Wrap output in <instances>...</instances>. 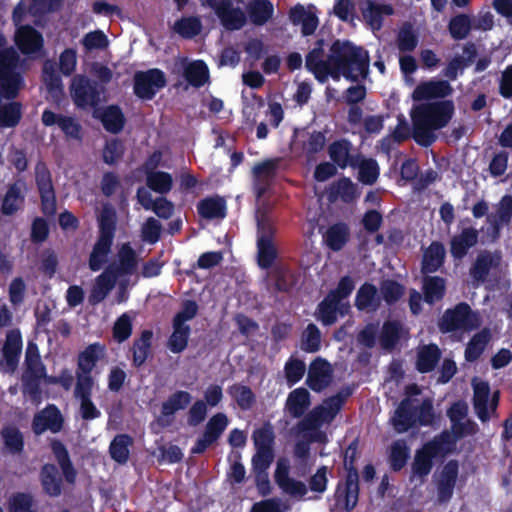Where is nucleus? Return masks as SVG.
Instances as JSON below:
<instances>
[{
	"label": "nucleus",
	"instance_id": "41",
	"mask_svg": "<svg viewBox=\"0 0 512 512\" xmlns=\"http://www.w3.org/2000/svg\"><path fill=\"white\" fill-rule=\"evenodd\" d=\"M105 347L100 343H93L88 345L78 355L76 371H81L87 374H92L97 362L103 357Z\"/></svg>",
	"mask_w": 512,
	"mask_h": 512
},
{
	"label": "nucleus",
	"instance_id": "55",
	"mask_svg": "<svg viewBox=\"0 0 512 512\" xmlns=\"http://www.w3.org/2000/svg\"><path fill=\"white\" fill-rule=\"evenodd\" d=\"M172 329L173 331L167 341V348L174 354H180L188 346L191 328L172 322Z\"/></svg>",
	"mask_w": 512,
	"mask_h": 512
},
{
	"label": "nucleus",
	"instance_id": "45",
	"mask_svg": "<svg viewBox=\"0 0 512 512\" xmlns=\"http://www.w3.org/2000/svg\"><path fill=\"white\" fill-rule=\"evenodd\" d=\"M278 168L277 159H267L253 167V177L262 183L257 187V196L261 197L266 192V185L275 177Z\"/></svg>",
	"mask_w": 512,
	"mask_h": 512
},
{
	"label": "nucleus",
	"instance_id": "25",
	"mask_svg": "<svg viewBox=\"0 0 512 512\" xmlns=\"http://www.w3.org/2000/svg\"><path fill=\"white\" fill-rule=\"evenodd\" d=\"M361 13L363 19L373 30H380L383 26L384 16L394 14V9L390 4H379L372 0H366L361 3Z\"/></svg>",
	"mask_w": 512,
	"mask_h": 512
},
{
	"label": "nucleus",
	"instance_id": "61",
	"mask_svg": "<svg viewBox=\"0 0 512 512\" xmlns=\"http://www.w3.org/2000/svg\"><path fill=\"white\" fill-rule=\"evenodd\" d=\"M419 42L418 35L415 33L411 23L406 22L400 28L396 45L400 52H412L415 50Z\"/></svg>",
	"mask_w": 512,
	"mask_h": 512
},
{
	"label": "nucleus",
	"instance_id": "49",
	"mask_svg": "<svg viewBox=\"0 0 512 512\" xmlns=\"http://www.w3.org/2000/svg\"><path fill=\"white\" fill-rule=\"evenodd\" d=\"M491 340V332L489 328H483L474 334L465 348V359L468 362H475L483 354L485 348Z\"/></svg>",
	"mask_w": 512,
	"mask_h": 512
},
{
	"label": "nucleus",
	"instance_id": "53",
	"mask_svg": "<svg viewBox=\"0 0 512 512\" xmlns=\"http://www.w3.org/2000/svg\"><path fill=\"white\" fill-rule=\"evenodd\" d=\"M227 393L241 410H250L256 402L252 389L241 383H234L227 388Z\"/></svg>",
	"mask_w": 512,
	"mask_h": 512
},
{
	"label": "nucleus",
	"instance_id": "26",
	"mask_svg": "<svg viewBox=\"0 0 512 512\" xmlns=\"http://www.w3.org/2000/svg\"><path fill=\"white\" fill-rule=\"evenodd\" d=\"M39 480L46 495L55 498L62 494L63 481L55 464H43L40 469Z\"/></svg>",
	"mask_w": 512,
	"mask_h": 512
},
{
	"label": "nucleus",
	"instance_id": "59",
	"mask_svg": "<svg viewBox=\"0 0 512 512\" xmlns=\"http://www.w3.org/2000/svg\"><path fill=\"white\" fill-rule=\"evenodd\" d=\"M45 377V374L28 373L24 372L22 375V392L24 395L29 396L33 402H40L42 391H41V380Z\"/></svg>",
	"mask_w": 512,
	"mask_h": 512
},
{
	"label": "nucleus",
	"instance_id": "12",
	"mask_svg": "<svg viewBox=\"0 0 512 512\" xmlns=\"http://www.w3.org/2000/svg\"><path fill=\"white\" fill-rule=\"evenodd\" d=\"M14 41L25 56L37 58L44 53L43 35L31 25H20L15 32Z\"/></svg>",
	"mask_w": 512,
	"mask_h": 512
},
{
	"label": "nucleus",
	"instance_id": "21",
	"mask_svg": "<svg viewBox=\"0 0 512 512\" xmlns=\"http://www.w3.org/2000/svg\"><path fill=\"white\" fill-rule=\"evenodd\" d=\"M192 401V395L188 391L177 390L172 393L161 405L158 423L162 427H168L173 421L175 413L187 408Z\"/></svg>",
	"mask_w": 512,
	"mask_h": 512
},
{
	"label": "nucleus",
	"instance_id": "6",
	"mask_svg": "<svg viewBox=\"0 0 512 512\" xmlns=\"http://www.w3.org/2000/svg\"><path fill=\"white\" fill-rule=\"evenodd\" d=\"M479 326V317L466 302H459L448 308L439 319L438 327L442 333L471 331Z\"/></svg>",
	"mask_w": 512,
	"mask_h": 512
},
{
	"label": "nucleus",
	"instance_id": "3",
	"mask_svg": "<svg viewBox=\"0 0 512 512\" xmlns=\"http://www.w3.org/2000/svg\"><path fill=\"white\" fill-rule=\"evenodd\" d=\"M4 39L0 37V47ZM20 57L13 48H0V90L3 98L15 99L24 86V78L18 71Z\"/></svg>",
	"mask_w": 512,
	"mask_h": 512
},
{
	"label": "nucleus",
	"instance_id": "32",
	"mask_svg": "<svg viewBox=\"0 0 512 512\" xmlns=\"http://www.w3.org/2000/svg\"><path fill=\"white\" fill-rule=\"evenodd\" d=\"M354 305L358 311H376L381 305L377 287L370 282L363 283L357 290Z\"/></svg>",
	"mask_w": 512,
	"mask_h": 512
},
{
	"label": "nucleus",
	"instance_id": "8",
	"mask_svg": "<svg viewBox=\"0 0 512 512\" xmlns=\"http://www.w3.org/2000/svg\"><path fill=\"white\" fill-rule=\"evenodd\" d=\"M133 82L134 94L142 100H152L167 84L165 73L158 68L136 72Z\"/></svg>",
	"mask_w": 512,
	"mask_h": 512
},
{
	"label": "nucleus",
	"instance_id": "48",
	"mask_svg": "<svg viewBox=\"0 0 512 512\" xmlns=\"http://www.w3.org/2000/svg\"><path fill=\"white\" fill-rule=\"evenodd\" d=\"M132 445L133 438L129 434H117L109 445L111 459L120 465L126 464L129 460Z\"/></svg>",
	"mask_w": 512,
	"mask_h": 512
},
{
	"label": "nucleus",
	"instance_id": "34",
	"mask_svg": "<svg viewBox=\"0 0 512 512\" xmlns=\"http://www.w3.org/2000/svg\"><path fill=\"white\" fill-rule=\"evenodd\" d=\"M434 466V459L422 447L417 449L411 463L409 481L412 483L418 480L423 483L431 473Z\"/></svg>",
	"mask_w": 512,
	"mask_h": 512
},
{
	"label": "nucleus",
	"instance_id": "38",
	"mask_svg": "<svg viewBox=\"0 0 512 512\" xmlns=\"http://www.w3.org/2000/svg\"><path fill=\"white\" fill-rule=\"evenodd\" d=\"M445 248L439 241L432 242L423 254L421 271L423 274L434 273L444 264Z\"/></svg>",
	"mask_w": 512,
	"mask_h": 512
},
{
	"label": "nucleus",
	"instance_id": "54",
	"mask_svg": "<svg viewBox=\"0 0 512 512\" xmlns=\"http://www.w3.org/2000/svg\"><path fill=\"white\" fill-rule=\"evenodd\" d=\"M115 285V277H111L106 273L100 274L93 285L90 294L88 296V302L90 305H97L101 303L113 289Z\"/></svg>",
	"mask_w": 512,
	"mask_h": 512
},
{
	"label": "nucleus",
	"instance_id": "46",
	"mask_svg": "<svg viewBox=\"0 0 512 512\" xmlns=\"http://www.w3.org/2000/svg\"><path fill=\"white\" fill-rule=\"evenodd\" d=\"M138 260L135 250L129 243L123 244L118 251V265L113 277L132 275L137 268Z\"/></svg>",
	"mask_w": 512,
	"mask_h": 512
},
{
	"label": "nucleus",
	"instance_id": "20",
	"mask_svg": "<svg viewBox=\"0 0 512 512\" xmlns=\"http://www.w3.org/2000/svg\"><path fill=\"white\" fill-rule=\"evenodd\" d=\"M348 302H339L330 295H326L317 305L314 316L323 326H331L338 320V316H345L349 311Z\"/></svg>",
	"mask_w": 512,
	"mask_h": 512
},
{
	"label": "nucleus",
	"instance_id": "63",
	"mask_svg": "<svg viewBox=\"0 0 512 512\" xmlns=\"http://www.w3.org/2000/svg\"><path fill=\"white\" fill-rule=\"evenodd\" d=\"M301 349L307 353H316L321 349V332L316 324L309 323L301 336Z\"/></svg>",
	"mask_w": 512,
	"mask_h": 512
},
{
	"label": "nucleus",
	"instance_id": "47",
	"mask_svg": "<svg viewBox=\"0 0 512 512\" xmlns=\"http://www.w3.org/2000/svg\"><path fill=\"white\" fill-rule=\"evenodd\" d=\"M183 77L194 88L204 86L209 80V69L203 60H195L185 65Z\"/></svg>",
	"mask_w": 512,
	"mask_h": 512
},
{
	"label": "nucleus",
	"instance_id": "42",
	"mask_svg": "<svg viewBox=\"0 0 512 512\" xmlns=\"http://www.w3.org/2000/svg\"><path fill=\"white\" fill-rule=\"evenodd\" d=\"M350 230L346 223L338 222L331 225L325 232L323 238L329 249L340 251L349 241Z\"/></svg>",
	"mask_w": 512,
	"mask_h": 512
},
{
	"label": "nucleus",
	"instance_id": "58",
	"mask_svg": "<svg viewBox=\"0 0 512 512\" xmlns=\"http://www.w3.org/2000/svg\"><path fill=\"white\" fill-rule=\"evenodd\" d=\"M1 437L4 442L5 448L10 454H20L24 450V437L17 427H4L1 432Z\"/></svg>",
	"mask_w": 512,
	"mask_h": 512
},
{
	"label": "nucleus",
	"instance_id": "23",
	"mask_svg": "<svg viewBox=\"0 0 512 512\" xmlns=\"http://www.w3.org/2000/svg\"><path fill=\"white\" fill-rule=\"evenodd\" d=\"M351 148V142L344 138L332 142L328 147V154L332 163L341 169H345L348 166L356 168L360 155L351 154Z\"/></svg>",
	"mask_w": 512,
	"mask_h": 512
},
{
	"label": "nucleus",
	"instance_id": "56",
	"mask_svg": "<svg viewBox=\"0 0 512 512\" xmlns=\"http://www.w3.org/2000/svg\"><path fill=\"white\" fill-rule=\"evenodd\" d=\"M146 184L152 191L165 195L173 187V178L165 171H147Z\"/></svg>",
	"mask_w": 512,
	"mask_h": 512
},
{
	"label": "nucleus",
	"instance_id": "19",
	"mask_svg": "<svg viewBox=\"0 0 512 512\" xmlns=\"http://www.w3.org/2000/svg\"><path fill=\"white\" fill-rule=\"evenodd\" d=\"M288 17L294 26L301 25L303 36L313 35L319 26L317 8L313 4H309L307 9L300 3L294 5L290 8Z\"/></svg>",
	"mask_w": 512,
	"mask_h": 512
},
{
	"label": "nucleus",
	"instance_id": "51",
	"mask_svg": "<svg viewBox=\"0 0 512 512\" xmlns=\"http://www.w3.org/2000/svg\"><path fill=\"white\" fill-rule=\"evenodd\" d=\"M441 358V351L435 344L424 346L419 350L416 360V369L420 373L433 371Z\"/></svg>",
	"mask_w": 512,
	"mask_h": 512
},
{
	"label": "nucleus",
	"instance_id": "44",
	"mask_svg": "<svg viewBox=\"0 0 512 512\" xmlns=\"http://www.w3.org/2000/svg\"><path fill=\"white\" fill-rule=\"evenodd\" d=\"M473 407L477 417L486 422L489 420L490 415L488 411V402L490 397V386L486 381H480L473 386Z\"/></svg>",
	"mask_w": 512,
	"mask_h": 512
},
{
	"label": "nucleus",
	"instance_id": "60",
	"mask_svg": "<svg viewBox=\"0 0 512 512\" xmlns=\"http://www.w3.org/2000/svg\"><path fill=\"white\" fill-rule=\"evenodd\" d=\"M113 242L97 239L89 257V268L92 271H99L107 262L108 254L111 251Z\"/></svg>",
	"mask_w": 512,
	"mask_h": 512
},
{
	"label": "nucleus",
	"instance_id": "35",
	"mask_svg": "<svg viewBox=\"0 0 512 512\" xmlns=\"http://www.w3.org/2000/svg\"><path fill=\"white\" fill-rule=\"evenodd\" d=\"M423 301L434 305L441 301L446 294V281L440 276L426 275L422 280Z\"/></svg>",
	"mask_w": 512,
	"mask_h": 512
},
{
	"label": "nucleus",
	"instance_id": "13",
	"mask_svg": "<svg viewBox=\"0 0 512 512\" xmlns=\"http://www.w3.org/2000/svg\"><path fill=\"white\" fill-rule=\"evenodd\" d=\"M228 417L224 413H216L207 422L204 432L191 448V454H203L212 444L218 441L228 426Z\"/></svg>",
	"mask_w": 512,
	"mask_h": 512
},
{
	"label": "nucleus",
	"instance_id": "2",
	"mask_svg": "<svg viewBox=\"0 0 512 512\" xmlns=\"http://www.w3.org/2000/svg\"><path fill=\"white\" fill-rule=\"evenodd\" d=\"M331 65L330 77L339 81L341 76L351 82L365 78L369 70V54L361 46H356L349 40L336 39L329 49Z\"/></svg>",
	"mask_w": 512,
	"mask_h": 512
},
{
	"label": "nucleus",
	"instance_id": "31",
	"mask_svg": "<svg viewBox=\"0 0 512 512\" xmlns=\"http://www.w3.org/2000/svg\"><path fill=\"white\" fill-rule=\"evenodd\" d=\"M402 334L403 326L400 321H384L379 333V343L382 350L388 353L393 352L400 343Z\"/></svg>",
	"mask_w": 512,
	"mask_h": 512
},
{
	"label": "nucleus",
	"instance_id": "40",
	"mask_svg": "<svg viewBox=\"0 0 512 512\" xmlns=\"http://www.w3.org/2000/svg\"><path fill=\"white\" fill-rule=\"evenodd\" d=\"M246 9L251 23L255 26L265 25L274 14V5L270 0H251Z\"/></svg>",
	"mask_w": 512,
	"mask_h": 512
},
{
	"label": "nucleus",
	"instance_id": "62",
	"mask_svg": "<svg viewBox=\"0 0 512 512\" xmlns=\"http://www.w3.org/2000/svg\"><path fill=\"white\" fill-rule=\"evenodd\" d=\"M173 29L182 38L192 39L201 32L202 24L198 17H182L174 23Z\"/></svg>",
	"mask_w": 512,
	"mask_h": 512
},
{
	"label": "nucleus",
	"instance_id": "16",
	"mask_svg": "<svg viewBox=\"0 0 512 512\" xmlns=\"http://www.w3.org/2000/svg\"><path fill=\"white\" fill-rule=\"evenodd\" d=\"M23 341L19 329H12L6 333L2 347L1 365L5 372L13 373L19 365Z\"/></svg>",
	"mask_w": 512,
	"mask_h": 512
},
{
	"label": "nucleus",
	"instance_id": "18",
	"mask_svg": "<svg viewBox=\"0 0 512 512\" xmlns=\"http://www.w3.org/2000/svg\"><path fill=\"white\" fill-rule=\"evenodd\" d=\"M331 364L324 358L317 357L309 365L306 385L314 392L326 389L332 381Z\"/></svg>",
	"mask_w": 512,
	"mask_h": 512
},
{
	"label": "nucleus",
	"instance_id": "14",
	"mask_svg": "<svg viewBox=\"0 0 512 512\" xmlns=\"http://www.w3.org/2000/svg\"><path fill=\"white\" fill-rule=\"evenodd\" d=\"M27 186L23 178H18L6 185V190L0 196V213L4 216H13L20 211L26 200Z\"/></svg>",
	"mask_w": 512,
	"mask_h": 512
},
{
	"label": "nucleus",
	"instance_id": "39",
	"mask_svg": "<svg viewBox=\"0 0 512 512\" xmlns=\"http://www.w3.org/2000/svg\"><path fill=\"white\" fill-rule=\"evenodd\" d=\"M197 211L204 219H223L227 214L226 201L219 196L206 197L198 202Z\"/></svg>",
	"mask_w": 512,
	"mask_h": 512
},
{
	"label": "nucleus",
	"instance_id": "57",
	"mask_svg": "<svg viewBox=\"0 0 512 512\" xmlns=\"http://www.w3.org/2000/svg\"><path fill=\"white\" fill-rule=\"evenodd\" d=\"M43 81L48 93L58 96L63 93L62 78L55 66V63L46 61L43 65Z\"/></svg>",
	"mask_w": 512,
	"mask_h": 512
},
{
	"label": "nucleus",
	"instance_id": "17",
	"mask_svg": "<svg viewBox=\"0 0 512 512\" xmlns=\"http://www.w3.org/2000/svg\"><path fill=\"white\" fill-rule=\"evenodd\" d=\"M459 474V463L455 459L449 460L442 468L436 483L437 501L440 504L448 503L454 493Z\"/></svg>",
	"mask_w": 512,
	"mask_h": 512
},
{
	"label": "nucleus",
	"instance_id": "29",
	"mask_svg": "<svg viewBox=\"0 0 512 512\" xmlns=\"http://www.w3.org/2000/svg\"><path fill=\"white\" fill-rule=\"evenodd\" d=\"M357 197V185L354 184L350 178L345 176L334 181L327 190V198L331 203L341 200L344 203L350 204L354 202Z\"/></svg>",
	"mask_w": 512,
	"mask_h": 512
},
{
	"label": "nucleus",
	"instance_id": "43",
	"mask_svg": "<svg viewBox=\"0 0 512 512\" xmlns=\"http://www.w3.org/2000/svg\"><path fill=\"white\" fill-rule=\"evenodd\" d=\"M310 393L307 389L300 387L289 393L286 408L293 418H300L310 406Z\"/></svg>",
	"mask_w": 512,
	"mask_h": 512
},
{
	"label": "nucleus",
	"instance_id": "4",
	"mask_svg": "<svg viewBox=\"0 0 512 512\" xmlns=\"http://www.w3.org/2000/svg\"><path fill=\"white\" fill-rule=\"evenodd\" d=\"M351 395L350 389H345L324 400L322 405L316 406L298 424L301 432L316 430L324 422L332 421L344 406Z\"/></svg>",
	"mask_w": 512,
	"mask_h": 512
},
{
	"label": "nucleus",
	"instance_id": "30",
	"mask_svg": "<svg viewBox=\"0 0 512 512\" xmlns=\"http://www.w3.org/2000/svg\"><path fill=\"white\" fill-rule=\"evenodd\" d=\"M94 117L101 121L107 132L112 134L120 133L126 122L122 109L114 104L105 107L101 111L95 110Z\"/></svg>",
	"mask_w": 512,
	"mask_h": 512
},
{
	"label": "nucleus",
	"instance_id": "52",
	"mask_svg": "<svg viewBox=\"0 0 512 512\" xmlns=\"http://www.w3.org/2000/svg\"><path fill=\"white\" fill-rule=\"evenodd\" d=\"M497 265L498 262L491 253L485 251L476 257L475 262L470 268V275L475 282L484 283L487 280L491 268Z\"/></svg>",
	"mask_w": 512,
	"mask_h": 512
},
{
	"label": "nucleus",
	"instance_id": "5",
	"mask_svg": "<svg viewBox=\"0 0 512 512\" xmlns=\"http://www.w3.org/2000/svg\"><path fill=\"white\" fill-rule=\"evenodd\" d=\"M277 228L273 221L266 216L257 220V264L261 269L272 268L278 257L274 244Z\"/></svg>",
	"mask_w": 512,
	"mask_h": 512
},
{
	"label": "nucleus",
	"instance_id": "24",
	"mask_svg": "<svg viewBox=\"0 0 512 512\" xmlns=\"http://www.w3.org/2000/svg\"><path fill=\"white\" fill-rule=\"evenodd\" d=\"M50 448L65 481L70 485H74L77 478V470L72 463L67 447L59 439H52L50 441Z\"/></svg>",
	"mask_w": 512,
	"mask_h": 512
},
{
	"label": "nucleus",
	"instance_id": "28",
	"mask_svg": "<svg viewBox=\"0 0 512 512\" xmlns=\"http://www.w3.org/2000/svg\"><path fill=\"white\" fill-rule=\"evenodd\" d=\"M323 49L321 47H314L308 52L305 58L306 69L311 72L315 79L323 84L330 77L331 65L329 61V55L326 60L322 59Z\"/></svg>",
	"mask_w": 512,
	"mask_h": 512
},
{
	"label": "nucleus",
	"instance_id": "9",
	"mask_svg": "<svg viewBox=\"0 0 512 512\" xmlns=\"http://www.w3.org/2000/svg\"><path fill=\"white\" fill-rule=\"evenodd\" d=\"M359 476L345 475L338 482L334 492V504L331 512H351L359 501Z\"/></svg>",
	"mask_w": 512,
	"mask_h": 512
},
{
	"label": "nucleus",
	"instance_id": "27",
	"mask_svg": "<svg viewBox=\"0 0 512 512\" xmlns=\"http://www.w3.org/2000/svg\"><path fill=\"white\" fill-rule=\"evenodd\" d=\"M413 400L406 397L401 400L394 416L392 417V425L398 433H405L416 427V409L412 405Z\"/></svg>",
	"mask_w": 512,
	"mask_h": 512
},
{
	"label": "nucleus",
	"instance_id": "15",
	"mask_svg": "<svg viewBox=\"0 0 512 512\" xmlns=\"http://www.w3.org/2000/svg\"><path fill=\"white\" fill-rule=\"evenodd\" d=\"M63 425L64 419L60 410L54 404H49L34 415L31 427L33 433L40 436L47 430L59 433L63 429Z\"/></svg>",
	"mask_w": 512,
	"mask_h": 512
},
{
	"label": "nucleus",
	"instance_id": "1",
	"mask_svg": "<svg viewBox=\"0 0 512 512\" xmlns=\"http://www.w3.org/2000/svg\"><path fill=\"white\" fill-rule=\"evenodd\" d=\"M455 112L452 100H440L415 106L411 113L413 140L422 147L436 141L435 131L448 125Z\"/></svg>",
	"mask_w": 512,
	"mask_h": 512
},
{
	"label": "nucleus",
	"instance_id": "22",
	"mask_svg": "<svg viewBox=\"0 0 512 512\" xmlns=\"http://www.w3.org/2000/svg\"><path fill=\"white\" fill-rule=\"evenodd\" d=\"M453 88L447 80H430L418 84L413 93L412 99L416 102L432 99H443L450 96Z\"/></svg>",
	"mask_w": 512,
	"mask_h": 512
},
{
	"label": "nucleus",
	"instance_id": "10",
	"mask_svg": "<svg viewBox=\"0 0 512 512\" xmlns=\"http://www.w3.org/2000/svg\"><path fill=\"white\" fill-rule=\"evenodd\" d=\"M202 4L214 10L226 30L242 29L247 17L240 7H234L232 0H202Z\"/></svg>",
	"mask_w": 512,
	"mask_h": 512
},
{
	"label": "nucleus",
	"instance_id": "50",
	"mask_svg": "<svg viewBox=\"0 0 512 512\" xmlns=\"http://www.w3.org/2000/svg\"><path fill=\"white\" fill-rule=\"evenodd\" d=\"M410 458V449L404 440L394 441L389 449L388 463L390 470L400 472Z\"/></svg>",
	"mask_w": 512,
	"mask_h": 512
},
{
	"label": "nucleus",
	"instance_id": "64",
	"mask_svg": "<svg viewBox=\"0 0 512 512\" xmlns=\"http://www.w3.org/2000/svg\"><path fill=\"white\" fill-rule=\"evenodd\" d=\"M271 275L275 280V290L278 292L288 293L296 284L295 275L288 268L277 266L272 270Z\"/></svg>",
	"mask_w": 512,
	"mask_h": 512
},
{
	"label": "nucleus",
	"instance_id": "7",
	"mask_svg": "<svg viewBox=\"0 0 512 512\" xmlns=\"http://www.w3.org/2000/svg\"><path fill=\"white\" fill-rule=\"evenodd\" d=\"M34 173L41 211L44 215L53 216L57 210V198L51 171L47 164L40 159L35 164Z\"/></svg>",
	"mask_w": 512,
	"mask_h": 512
},
{
	"label": "nucleus",
	"instance_id": "37",
	"mask_svg": "<svg viewBox=\"0 0 512 512\" xmlns=\"http://www.w3.org/2000/svg\"><path fill=\"white\" fill-rule=\"evenodd\" d=\"M454 447L455 441L447 431L441 432L422 445V448L431 455L433 459L446 457L453 452Z\"/></svg>",
	"mask_w": 512,
	"mask_h": 512
},
{
	"label": "nucleus",
	"instance_id": "33",
	"mask_svg": "<svg viewBox=\"0 0 512 512\" xmlns=\"http://www.w3.org/2000/svg\"><path fill=\"white\" fill-rule=\"evenodd\" d=\"M478 232L469 227L464 228L460 234L455 235L450 242V252L453 258L462 259L466 256L469 249L477 244Z\"/></svg>",
	"mask_w": 512,
	"mask_h": 512
},
{
	"label": "nucleus",
	"instance_id": "11",
	"mask_svg": "<svg viewBox=\"0 0 512 512\" xmlns=\"http://www.w3.org/2000/svg\"><path fill=\"white\" fill-rule=\"evenodd\" d=\"M71 96L78 108H96L101 99L100 91L96 83L85 75H78L72 80Z\"/></svg>",
	"mask_w": 512,
	"mask_h": 512
},
{
	"label": "nucleus",
	"instance_id": "36",
	"mask_svg": "<svg viewBox=\"0 0 512 512\" xmlns=\"http://www.w3.org/2000/svg\"><path fill=\"white\" fill-rule=\"evenodd\" d=\"M153 331L145 329L139 338H136L132 345V365L135 368L142 367L151 355Z\"/></svg>",
	"mask_w": 512,
	"mask_h": 512
}]
</instances>
